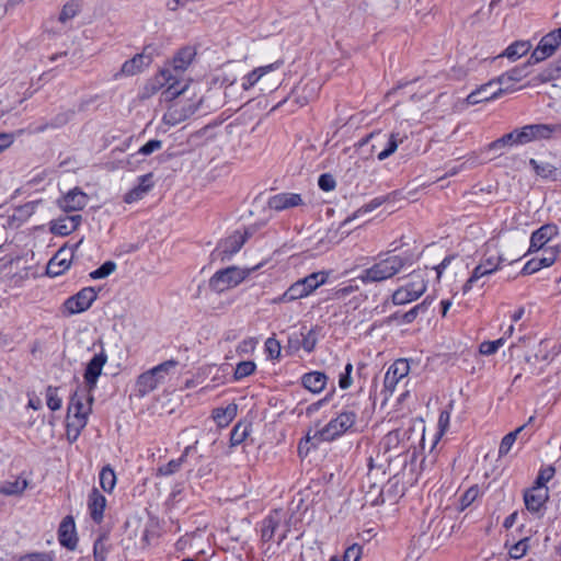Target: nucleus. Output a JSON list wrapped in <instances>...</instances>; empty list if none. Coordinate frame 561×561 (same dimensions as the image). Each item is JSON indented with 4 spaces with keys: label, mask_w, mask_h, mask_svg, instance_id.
Masks as SVG:
<instances>
[{
    "label": "nucleus",
    "mask_w": 561,
    "mask_h": 561,
    "mask_svg": "<svg viewBox=\"0 0 561 561\" xmlns=\"http://www.w3.org/2000/svg\"><path fill=\"white\" fill-rule=\"evenodd\" d=\"M278 526L277 520L274 516H270L264 522V527L262 529V538L265 541L271 540L274 537L275 530Z\"/></svg>",
    "instance_id": "obj_52"
},
{
    "label": "nucleus",
    "mask_w": 561,
    "mask_h": 561,
    "mask_svg": "<svg viewBox=\"0 0 561 561\" xmlns=\"http://www.w3.org/2000/svg\"><path fill=\"white\" fill-rule=\"evenodd\" d=\"M309 91V95L308 96H300V95H297L296 98V102L300 105V106H304L306 104H308V102L313 99L316 96V93H314V85L313 84H306L301 88V92H306V91Z\"/></svg>",
    "instance_id": "obj_59"
},
{
    "label": "nucleus",
    "mask_w": 561,
    "mask_h": 561,
    "mask_svg": "<svg viewBox=\"0 0 561 561\" xmlns=\"http://www.w3.org/2000/svg\"><path fill=\"white\" fill-rule=\"evenodd\" d=\"M164 87H167V89L162 92L164 100H172L187 90L186 84L179 87V80L170 68L164 67L147 81L144 88V95L151 96Z\"/></svg>",
    "instance_id": "obj_4"
},
{
    "label": "nucleus",
    "mask_w": 561,
    "mask_h": 561,
    "mask_svg": "<svg viewBox=\"0 0 561 561\" xmlns=\"http://www.w3.org/2000/svg\"><path fill=\"white\" fill-rule=\"evenodd\" d=\"M106 363L107 354L103 348L99 353L94 354V356L89 360L83 375L84 381L88 386L85 391H90V393H92Z\"/></svg>",
    "instance_id": "obj_17"
},
{
    "label": "nucleus",
    "mask_w": 561,
    "mask_h": 561,
    "mask_svg": "<svg viewBox=\"0 0 561 561\" xmlns=\"http://www.w3.org/2000/svg\"><path fill=\"white\" fill-rule=\"evenodd\" d=\"M153 58V49L150 46L145 47L140 54H136L122 65L115 78L131 77L145 71L152 64Z\"/></svg>",
    "instance_id": "obj_12"
},
{
    "label": "nucleus",
    "mask_w": 561,
    "mask_h": 561,
    "mask_svg": "<svg viewBox=\"0 0 561 561\" xmlns=\"http://www.w3.org/2000/svg\"><path fill=\"white\" fill-rule=\"evenodd\" d=\"M543 252H542V255L543 257H550L551 259V264H553L558 257V254H559V250L558 248H554V247H549V248H543L542 249Z\"/></svg>",
    "instance_id": "obj_64"
},
{
    "label": "nucleus",
    "mask_w": 561,
    "mask_h": 561,
    "mask_svg": "<svg viewBox=\"0 0 561 561\" xmlns=\"http://www.w3.org/2000/svg\"><path fill=\"white\" fill-rule=\"evenodd\" d=\"M309 296L308 291L306 290V287L301 283L300 279L291 284L288 289L278 298L274 299V302H291L297 299H301Z\"/></svg>",
    "instance_id": "obj_32"
},
{
    "label": "nucleus",
    "mask_w": 561,
    "mask_h": 561,
    "mask_svg": "<svg viewBox=\"0 0 561 561\" xmlns=\"http://www.w3.org/2000/svg\"><path fill=\"white\" fill-rule=\"evenodd\" d=\"M404 266V260L399 255H390L371 267L366 268L359 276L363 283L381 282L398 274Z\"/></svg>",
    "instance_id": "obj_6"
},
{
    "label": "nucleus",
    "mask_w": 561,
    "mask_h": 561,
    "mask_svg": "<svg viewBox=\"0 0 561 561\" xmlns=\"http://www.w3.org/2000/svg\"><path fill=\"white\" fill-rule=\"evenodd\" d=\"M283 60H276L270 65L253 69L242 78L241 85L243 90H250L261 81L268 82L272 85L277 87L280 83V79L279 77L275 76V72L283 66Z\"/></svg>",
    "instance_id": "obj_9"
},
{
    "label": "nucleus",
    "mask_w": 561,
    "mask_h": 561,
    "mask_svg": "<svg viewBox=\"0 0 561 561\" xmlns=\"http://www.w3.org/2000/svg\"><path fill=\"white\" fill-rule=\"evenodd\" d=\"M529 164L538 176L553 181L557 180V168L553 164L549 162H538L536 159H530Z\"/></svg>",
    "instance_id": "obj_37"
},
{
    "label": "nucleus",
    "mask_w": 561,
    "mask_h": 561,
    "mask_svg": "<svg viewBox=\"0 0 561 561\" xmlns=\"http://www.w3.org/2000/svg\"><path fill=\"white\" fill-rule=\"evenodd\" d=\"M549 500V489L533 485L524 492V503L528 512L541 516Z\"/></svg>",
    "instance_id": "obj_14"
},
{
    "label": "nucleus",
    "mask_w": 561,
    "mask_h": 561,
    "mask_svg": "<svg viewBox=\"0 0 561 561\" xmlns=\"http://www.w3.org/2000/svg\"><path fill=\"white\" fill-rule=\"evenodd\" d=\"M58 540L59 543L69 549L75 550L78 545V535L76 523L72 516H66L58 528Z\"/></svg>",
    "instance_id": "obj_21"
},
{
    "label": "nucleus",
    "mask_w": 561,
    "mask_h": 561,
    "mask_svg": "<svg viewBox=\"0 0 561 561\" xmlns=\"http://www.w3.org/2000/svg\"><path fill=\"white\" fill-rule=\"evenodd\" d=\"M383 453L388 455V460L393 457L405 454L409 448V432L396 430L389 432L381 440Z\"/></svg>",
    "instance_id": "obj_13"
},
{
    "label": "nucleus",
    "mask_w": 561,
    "mask_h": 561,
    "mask_svg": "<svg viewBox=\"0 0 561 561\" xmlns=\"http://www.w3.org/2000/svg\"><path fill=\"white\" fill-rule=\"evenodd\" d=\"M558 227L552 224L541 226L534 231L530 237V245L528 252H537L545 248V245L558 236Z\"/></svg>",
    "instance_id": "obj_23"
},
{
    "label": "nucleus",
    "mask_w": 561,
    "mask_h": 561,
    "mask_svg": "<svg viewBox=\"0 0 561 561\" xmlns=\"http://www.w3.org/2000/svg\"><path fill=\"white\" fill-rule=\"evenodd\" d=\"M517 145H522V144L519 142V133H518V129L516 128V129L512 130L511 133L503 135L501 138L492 141L489 145V149L496 150V149L503 148L505 146H517Z\"/></svg>",
    "instance_id": "obj_39"
},
{
    "label": "nucleus",
    "mask_w": 561,
    "mask_h": 561,
    "mask_svg": "<svg viewBox=\"0 0 561 561\" xmlns=\"http://www.w3.org/2000/svg\"><path fill=\"white\" fill-rule=\"evenodd\" d=\"M352 370H353V365L348 363L345 366V373L340 377V380H339V385L342 389H347L352 385V379H351Z\"/></svg>",
    "instance_id": "obj_61"
},
{
    "label": "nucleus",
    "mask_w": 561,
    "mask_h": 561,
    "mask_svg": "<svg viewBox=\"0 0 561 561\" xmlns=\"http://www.w3.org/2000/svg\"><path fill=\"white\" fill-rule=\"evenodd\" d=\"M201 101L202 100H198L196 105L190 106L188 108H185L180 103L172 104L171 106H169L167 112L163 114L162 123L168 127H172V126L180 124L181 122L185 121L190 115H192L197 110Z\"/></svg>",
    "instance_id": "obj_22"
},
{
    "label": "nucleus",
    "mask_w": 561,
    "mask_h": 561,
    "mask_svg": "<svg viewBox=\"0 0 561 561\" xmlns=\"http://www.w3.org/2000/svg\"><path fill=\"white\" fill-rule=\"evenodd\" d=\"M15 140L12 133H0V153L10 148Z\"/></svg>",
    "instance_id": "obj_60"
},
{
    "label": "nucleus",
    "mask_w": 561,
    "mask_h": 561,
    "mask_svg": "<svg viewBox=\"0 0 561 561\" xmlns=\"http://www.w3.org/2000/svg\"><path fill=\"white\" fill-rule=\"evenodd\" d=\"M265 351L271 358H278L280 355V344L274 337H268L265 342Z\"/></svg>",
    "instance_id": "obj_55"
},
{
    "label": "nucleus",
    "mask_w": 561,
    "mask_h": 561,
    "mask_svg": "<svg viewBox=\"0 0 561 561\" xmlns=\"http://www.w3.org/2000/svg\"><path fill=\"white\" fill-rule=\"evenodd\" d=\"M539 270L541 268L539 266L537 259L533 257L525 264L524 268L522 270V273L525 275H529L538 272Z\"/></svg>",
    "instance_id": "obj_62"
},
{
    "label": "nucleus",
    "mask_w": 561,
    "mask_h": 561,
    "mask_svg": "<svg viewBox=\"0 0 561 561\" xmlns=\"http://www.w3.org/2000/svg\"><path fill=\"white\" fill-rule=\"evenodd\" d=\"M503 262L504 257L499 243L494 240L486 242L480 263L474 267L471 276L463 285V293L470 290L472 285L481 277L491 275L496 272Z\"/></svg>",
    "instance_id": "obj_3"
},
{
    "label": "nucleus",
    "mask_w": 561,
    "mask_h": 561,
    "mask_svg": "<svg viewBox=\"0 0 561 561\" xmlns=\"http://www.w3.org/2000/svg\"><path fill=\"white\" fill-rule=\"evenodd\" d=\"M426 290V283L420 273H412L409 282L392 294L394 305H405L416 300Z\"/></svg>",
    "instance_id": "obj_10"
},
{
    "label": "nucleus",
    "mask_w": 561,
    "mask_h": 561,
    "mask_svg": "<svg viewBox=\"0 0 561 561\" xmlns=\"http://www.w3.org/2000/svg\"><path fill=\"white\" fill-rule=\"evenodd\" d=\"M255 368H256V365L252 360L240 362L234 369L233 378L236 380H241V379L252 375L255 371Z\"/></svg>",
    "instance_id": "obj_44"
},
{
    "label": "nucleus",
    "mask_w": 561,
    "mask_h": 561,
    "mask_svg": "<svg viewBox=\"0 0 561 561\" xmlns=\"http://www.w3.org/2000/svg\"><path fill=\"white\" fill-rule=\"evenodd\" d=\"M508 91L507 88H502L499 85L496 79H493L474 91H472L467 98L466 103L467 105H476L482 102H488L490 100L496 99L497 96L502 95L503 93Z\"/></svg>",
    "instance_id": "obj_15"
},
{
    "label": "nucleus",
    "mask_w": 561,
    "mask_h": 561,
    "mask_svg": "<svg viewBox=\"0 0 561 561\" xmlns=\"http://www.w3.org/2000/svg\"><path fill=\"white\" fill-rule=\"evenodd\" d=\"M179 373V362L175 359L164 360L139 374L135 380V396L142 399L160 387L165 386Z\"/></svg>",
    "instance_id": "obj_2"
},
{
    "label": "nucleus",
    "mask_w": 561,
    "mask_h": 561,
    "mask_svg": "<svg viewBox=\"0 0 561 561\" xmlns=\"http://www.w3.org/2000/svg\"><path fill=\"white\" fill-rule=\"evenodd\" d=\"M249 435V425L238 423L231 431L230 443L232 446L240 445Z\"/></svg>",
    "instance_id": "obj_45"
},
{
    "label": "nucleus",
    "mask_w": 561,
    "mask_h": 561,
    "mask_svg": "<svg viewBox=\"0 0 561 561\" xmlns=\"http://www.w3.org/2000/svg\"><path fill=\"white\" fill-rule=\"evenodd\" d=\"M195 56L196 49L192 46H186L179 49L170 62L172 72L185 71L194 60Z\"/></svg>",
    "instance_id": "obj_29"
},
{
    "label": "nucleus",
    "mask_w": 561,
    "mask_h": 561,
    "mask_svg": "<svg viewBox=\"0 0 561 561\" xmlns=\"http://www.w3.org/2000/svg\"><path fill=\"white\" fill-rule=\"evenodd\" d=\"M317 344V334L313 330H309L307 334L302 336V347L307 352H312Z\"/></svg>",
    "instance_id": "obj_58"
},
{
    "label": "nucleus",
    "mask_w": 561,
    "mask_h": 561,
    "mask_svg": "<svg viewBox=\"0 0 561 561\" xmlns=\"http://www.w3.org/2000/svg\"><path fill=\"white\" fill-rule=\"evenodd\" d=\"M96 298L98 290L94 287H84L64 301L61 313L66 317L82 313L90 309Z\"/></svg>",
    "instance_id": "obj_8"
},
{
    "label": "nucleus",
    "mask_w": 561,
    "mask_h": 561,
    "mask_svg": "<svg viewBox=\"0 0 561 561\" xmlns=\"http://www.w3.org/2000/svg\"><path fill=\"white\" fill-rule=\"evenodd\" d=\"M247 239V232L234 231L232 234L218 242L216 249L217 256L221 262L230 260L233 254L240 251Z\"/></svg>",
    "instance_id": "obj_16"
},
{
    "label": "nucleus",
    "mask_w": 561,
    "mask_h": 561,
    "mask_svg": "<svg viewBox=\"0 0 561 561\" xmlns=\"http://www.w3.org/2000/svg\"><path fill=\"white\" fill-rule=\"evenodd\" d=\"M100 485L106 493H112L116 486L117 478L111 466H104L99 474Z\"/></svg>",
    "instance_id": "obj_34"
},
{
    "label": "nucleus",
    "mask_w": 561,
    "mask_h": 561,
    "mask_svg": "<svg viewBox=\"0 0 561 561\" xmlns=\"http://www.w3.org/2000/svg\"><path fill=\"white\" fill-rule=\"evenodd\" d=\"M80 215L64 216L50 221L49 230L56 236H68L72 233L81 224Z\"/></svg>",
    "instance_id": "obj_24"
},
{
    "label": "nucleus",
    "mask_w": 561,
    "mask_h": 561,
    "mask_svg": "<svg viewBox=\"0 0 561 561\" xmlns=\"http://www.w3.org/2000/svg\"><path fill=\"white\" fill-rule=\"evenodd\" d=\"M504 344L505 337H500L495 341H484L479 345V352L482 355L490 356L495 354Z\"/></svg>",
    "instance_id": "obj_48"
},
{
    "label": "nucleus",
    "mask_w": 561,
    "mask_h": 561,
    "mask_svg": "<svg viewBox=\"0 0 561 561\" xmlns=\"http://www.w3.org/2000/svg\"><path fill=\"white\" fill-rule=\"evenodd\" d=\"M525 428V425H522L519 427H517L515 431L513 432H510L508 434H506L503 438H502V442L500 444V447H499V455L500 456H505L508 454V451L511 450L512 446L514 445V443L516 442V438H517V435Z\"/></svg>",
    "instance_id": "obj_40"
},
{
    "label": "nucleus",
    "mask_w": 561,
    "mask_h": 561,
    "mask_svg": "<svg viewBox=\"0 0 561 561\" xmlns=\"http://www.w3.org/2000/svg\"><path fill=\"white\" fill-rule=\"evenodd\" d=\"M402 141H403V138L400 137V135L398 133H392L389 136L387 148L378 153V160L382 161V160L387 159L388 157H390L397 150L399 144H401Z\"/></svg>",
    "instance_id": "obj_43"
},
{
    "label": "nucleus",
    "mask_w": 561,
    "mask_h": 561,
    "mask_svg": "<svg viewBox=\"0 0 561 561\" xmlns=\"http://www.w3.org/2000/svg\"><path fill=\"white\" fill-rule=\"evenodd\" d=\"M41 199L27 202L14 209L13 218L20 221L28 220L37 210Z\"/></svg>",
    "instance_id": "obj_38"
},
{
    "label": "nucleus",
    "mask_w": 561,
    "mask_h": 561,
    "mask_svg": "<svg viewBox=\"0 0 561 561\" xmlns=\"http://www.w3.org/2000/svg\"><path fill=\"white\" fill-rule=\"evenodd\" d=\"M554 473H556V470H554V467H552V466H547V467L542 468L539 471L534 485L548 488L546 484L553 478Z\"/></svg>",
    "instance_id": "obj_50"
},
{
    "label": "nucleus",
    "mask_w": 561,
    "mask_h": 561,
    "mask_svg": "<svg viewBox=\"0 0 561 561\" xmlns=\"http://www.w3.org/2000/svg\"><path fill=\"white\" fill-rule=\"evenodd\" d=\"M480 495V489L478 485H473L471 488H469L461 496H460V500H459V510L460 511H463L466 510L467 507H469L477 499L478 496Z\"/></svg>",
    "instance_id": "obj_47"
},
{
    "label": "nucleus",
    "mask_w": 561,
    "mask_h": 561,
    "mask_svg": "<svg viewBox=\"0 0 561 561\" xmlns=\"http://www.w3.org/2000/svg\"><path fill=\"white\" fill-rule=\"evenodd\" d=\"M410 365L407 359H397L387 370L385 375V388L391 393L400 380L409 375Z\"/></svg>",
    "instance_id": "obj_20"
},
{
    "label": "nucleus",
    "mask_w": 561,
    "mask_h": 561,
    "mask_svg": "<svg viewBox=\"0 0 561 561\" xmlns=\"http://www.w3.org/2000/svg\"><path fill=\"white\" fill-rule=\"evenodd\" d=\"M559 46H561V43L558 41L553 32H550L541 38L533 53V57L536 61L545 60L553 55Z\"/></svg>",
    "instance_id": "obj_27"
},
{
    "label": "nucleus",
    "mask_w": 561,
    "mask_h": 561,
    "mask_svg": "<svg viewBox=\"0 0 561 561\" xmlns=\"http://www.w3.org/2000/svg\"><path fill=\"white\" fill-rule=\"evenodd\" d=\"M82 2L80 0H69L67 1L58 15V21L61 24L70 23L81 11Z\"/></svg>",
    "instance_id": "obj_33"
},
{
    "label": "nucleus",
    "mask_w": 561,
    "mask_h": 561,
    "mask_svg": "<svg viewBox=\"0 0 561 561\" xmlns=\"http://www.w3.org/2000/svg\"><path fill=\"white\" fill-rule=\"evenodd\" d=\"M161 147H162V141L161 140L151 139V140L147 141L144 146H141L139 148L138 153H140L142 156H149L152 152L161 149Z\"/></svg>",
    "instance_id": "obj_56"
},
{
    "label": "nucleus",
    "mask_w": 561,
    "mask_h": 561,
    "mask_svg": "<svg viewBox=\"0 0 561 561\" xmlns=\"http://www.w3.org/2000/svg\"><path fill=\"white\" fill-rule=\"evenodd\" d=\"M356 422V414L352 411H344L335 419L331 420L322 428L314 432L312 436L308 434L307 439L317 442H331L343 435L353 427Z\"/></svg>",
    "instance_id": "obj_5"
},
{
    "label": "nucleus",
    "mask_w": 561,
    "mask_h": 561,
    "mask_svg": "<svg viewBox=\"0 0 561 561\" xmlns=\"http://www.w3.org/2000/svg\"><path fill=\"white\" fill-rule=\"evenodd\" d=\"M89 202L88 195L79 188H72L68 191L58 199V206L61 210L78 211L85 207Z\"/></svg>",
    "instance_id": "obj_19"
},
{
    "label": "nucleus",
    "mask_w": 561,
    "mask_h": 561,
    "mask_svg": "<svg viewBox=\"0 0 561 561\" xmlns=\"http://www.w3.org/2000/svg\"><path fill=\"white\" fill-rule=\"evenodd\" d=\"M523 78H524L523 70L515 68V69H512L508 72L503 73L502 76L497 77L496 81L500 87L501 85H506L505 88L508 87V91H510L511 90L510 83L520 81Z\"/></svg>",
    "instance_id": "obj_42"
},
{
    "label": "nucleus",
    "mask_w": 561,
    "mask_h": 561,
    "mask_svg": "<svg viewBox=\"0 0 561 561\" xmlns=\"http://www.w3.org/2000/svg\"><path fill=\"white\" fill-rule=\"evenodd\" d=\"M527 550H528V539L525 538V539L519 540L518 542H516L515 545H513L511 547L510 556L513 559H520L526 554Z\"/></svg>",
    "instance_id": "obj_53"
},
{
    "label": "nucleus",
    "mask_w": 561,
    "mask_h": 561,
    "mask_svg": "<svg viewBox=\"0 0 561 561\" xmlns=\"http://www.w3.org/2000/svg\"><path fill=\"white\" fill-rule=\"evenodd\" d=\"M27 488L25 479L16 478L13 481H5L0 484V493L3 495H20Z\"/></svg>",
    "instance_id": "obj_36"
},
{
    "label": "nucleus",
    "mask_w": 561,
    "mask_h": 561,
    "mask_svg": "<svg viewBox=\"0 0 561 561\" xmlns=\"http://www.w3.org/2000/svg\"><path fill=\"white\" fill-rule=\"evenodd\" d=\"M93 396L85 388L78 389L70 399L66 416V437L75 443L88 424L92 412Z\"/></svg>",
    "instance_id": "obj_1"
},
{
    "label": "nucleus",
    "mask_w": 561,
    "mask_h": 561,
    "mask_svg": "<svg viewBox=\"0 0 561 561\" xmlns=\"http://www.w3.org/2000/svg\"><path fill=\"white\" fill-rule=\"evenodd\" d=\"M329 274L328 272L321 271V272H314L310 275L301 278V283L306 287V290L308 294H312L317 288L325 284L328 280Z\"/></svg>",
    "instance_id": "obj_35"
},
{
    "label": "nucleus",
    "mask_w": 561,
    "mask_h": 561,
    "mask_svg": "<svg viewBox=\"0 0 561 561\" xmlns=\"http://www.w3.org/2000/svg\"><path fill=\"white\" fill-rule=\"evenodd\" d=\"M259 267L260 265L247 268L228 266L226 268L219 270L213 275V290L221 293L227 289L237 287Z\"/></svg>",
    "instance_id": "obj_7"
},
{
    "label": "nucleus",
    "mask_w": 561,
    "mask_h": 561,
    "mask_svg": "<svg viewBox=\"0 0 561 561\" xmlns=\"http://www.w3.org/2000/svg\"><path fill=\"white\" fill-rule=\"evenodd\" d=\"M22 561H53L48 553H31L22 558Z\"/></svg>",
    "instance_id": "obj_63"
},
{
    "label": "nucleus",
    "mask_w": 561,
    "mask_h": 561,
    "mask_svg": "<svg viewBox=\"0 0 561 561\" xmlns=\"http://www.w3.org/2000/svg\"><path fill=\"white\" fill-rule=\"evenodd\" d=\"M237 412L238 405L234 402L226 407L216 408L213 410V421H215L219 427H226L233 421Z\"/></svg>",
    "instance_id": "obj_30"
},
{
    "label": "nucleus",
    "mask_w": 561,
    "mask_h": 561,
    "mask_svg": "<svg viewBox=\"0 0 561 561\" xmlns=\"http://www.w3.org/2000/svg\"><path fill=\"white\" fill-rule=\"evenodd\" d=\"M45 398L46 404L51 411H58L61 409L62 399L59 396L58 388L51 386L47 387Z\"/></svg>",
    "instance_id": "obj_41"
},
{
    "label": "nucleus",
    "mask_w": 561,
    "mask_h": 561,
    "mask_svg": "<svg viewBox=\"0 0 561 561\" xmlns=\"http://www.w3.org/2000/svg\"><path fill=\"white\" fill-rule=\"evenodd\" d=\"M327 376L320 371H311L302 377V385L306 389L313 393L321 392L327 385Z\"/></svg>",
    "instance_id": "obj_31"
},
{
    "label": "nucleus",
    "mask_w": 561,
    "mask_h": 561,
    "mask_svg": "<svg viewBox=\"0 0 561 561\" xmlns=\"http://www.w3.org/2000/svg\"><path fill=\"white\" fill-rule=\"evenodd\" d=\"M87 504L91 518L95 523L100 524L103 520L106 507L105 496L98 489L94 488L88 495Z\"/></svg>",
    "instance_id": "obj_25"
},
{
    "label": "nucleus",
    "mask_w": 561,
    "mask_h": 561,
    "mask_svg": "<svg viewBox=\"0 0 561 561\" xmlns=\"http://www.w3.org/2000/svg\"><path fill=\"white\" fill-rule=\"evenodd\" d=\"M528 49H529V46L527 43L516 42V43L510 45L505 49L503 55L510 59H516V58L524 56L528 51Z\"/></svg>",
    "instance_id": "obj_46"
},
{
    "label": "nucleus",
    "mask_w": 561,
    "mask_h": 561,
    "mask_svg": "<svg viewBox=\"0 0 561 561\" xmlns=\"http://www.w3.org/2000/svg\"><path fill=\"white\" fill-rule=\"evenodd\" d=\"M517 129L519 133V142L526 145L536 140L549 139L557 127L549 124H531Z\"/></svg>",
    "instance_id": "obj_18"
},
{
    "label": "nucleus",
    "mask_w": 561,
    "mask_h": 561,
    "mask_svg": "<svg viewBox=\"0 0 561 561\" xmlns=\"http://www.w3.org/2000/svg\"><path fill=\"white\" fill-rule=\"evenodd\" d=\"M81 242L82 240L75 243L71 248H60L47 264V275L50 277H58L66 273L70 268L75 252L78 250Z\"/></svg>",
    "instance_id": "obj_11"
},
{
    "label": "nucleus",
    "mask_w": 561,
    "mask_h": 561,
    "mask_svg": "<svg viewBox=\"0 0 561 561\" xmlns=\"http://www.w3.org/2000/svg\"><path fill=\"white\" fill-rule=\"evenodd\" d=\"M302 203L299 194L294 193H279L270 197L267 206L271 209L280 211L290 207L298 206Z\"/></svg>",
    "instance_id": "obj_28"
},
{
    "label": "nucleus",
    "mask_w": 561,
    "mask_h": 561,
    "mask_svg": "<svg viewBox=\"0 0 561 561\" xmlns=\"http://www.w3.org/2000/svg\"><path fill=\"white\" fill-rule=\"evenodd\" d=\"M319 187L324 192L333 191L336 186L335 179L329 173L321 174L318 180Z\"/></svg>",
    "instance_id": "obj_54"
},
{
    "label": "nucleus",
    "mask_w": 561,
    "mask_h": 561,
    "mask_svg": "<svg viewBox=\"0 0 561 561\" xmlns=\"http://www.w3.org/2000/svg\"><path fill=\"white\" fill-rule=\"evenodd\" d=\"M362 557V547L359 545H352L344 553L343 561H359Z\"/></svg>",
    "instance_id": "obj_57"
},
{
    "label": "nucleus",
    "mask_w": 561,
    "mask_h": 561,
    "mask_svg": "<svg viewBox=\"0 0 561 561\" xmlns=\"http://www.w3.org/2000/svg\"><path fill=\"white\" fill-rule=\"evenodd\" d=\"M116 270V264L112 261H106L99 268L90 273L92 279H102L111 275Z\"/></svg>",
    "instance_id": "obj_49"
},
{
    "label": "nucleus",
    "mask_w": 561,
    "mask_h": 561,
    "mask_svg": "<svg viewBox=\"0 0 561 561\" xmlns=\"http://www.w3.org/2000/svg\"><path fill=\"white\" fill-rule=\"evenodd\" d=\"M152 186L153 181L151 173L139 176L137 185L124 195V202L127 204H133L140 201L152 188Z\"/></svg>",
    "instance_id": "obj_26"
},
{
    "label": "nucleus",
    "mask_w": 561,
    "mask_h": 561,
    "mask_svg": "<svg viewBox=\"0 0 561 561\" xmlns=\"http://www.w3.org/2000/svg\"><path fill=\"white\" fill-rule=\"evenodd\" d=\"M181 466H182V458L172 459L168 463L159 467L158 474L163 476V477L171 476V474L175 473L176 471H179Z\"/></svg>",
    "instance_id": "obj_51"
}]
</instances>
